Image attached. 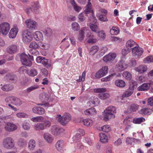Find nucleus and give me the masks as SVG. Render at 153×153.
Here are the masks:
<instances>
[{
  "label": "nucleus",
  "mask_w": 153,
  "mask_h": 153,
  "mask_svg": "<svg viewBox=\"0 0 153 153\" xmlns=\"http://www.w3.org/2000/svg\"><path fill=\"white\" fill-rule=\"evenodd\" d=\"M116 108L113 106H109L104 111L103 120L107 121L109 119L114 118L116 113Z\"/></svg>",
  "instance_id": "obj_1"
},
{
  "label": "nucleus",
  "mask_w": 153,
  "mask_h": 153,
  "mask_svg": "<svg viewBox=\"0 0 153 153\" xmlns=\"http://www.w3.org/2000/svg\"><path fill=\"white\" fill-rule=\"evenodd\" d=\"M137 83L136 81L131 80L129 82V87L124 94V96L128 97L130 96L134 92V88H137Z\"/></svg>",
  "instance_id": "obj_2"
},
{
  "label": "nucleus",
  "mask_w": 153,
  "mask_h": 153,
  "mask_svg": "<svg viewBox=\"0 0 153 153\" xmlns=\"http://www.w3.org/2000/svg\"><path fill=\"white\" fill-rule=\"evenodd\" d=\"M106 90L105 88H94V92L96 93H100L98 94L99 97L101 100H105L110 97V94L107 93H103L106 92Z\"/></svg>",
  "instance_id": "obj_3"
},
{
  "label": "nucleus",
  "mask_w": 153,
  "mask_h": 153,
  "mask_svg": "<svg viewBox=\"0 0 153 153\" xmlns=\"http://www.w3.org/2000/svg\"><path fill=\"white\" fill-rule=\"evenodd\" d=\"M57 116L59 121L64 126L66 125L71 119V115L68 113L64 114L63 117H62L60 114L57 115Z\"/></svg>",
  "instance_id": "obj_4"
},
{
  "label": "nucleus",
  "mask_w": 153,
  "mask_h": 153,
  "mask_svg": "<svg viewBox=\"0 0 153 153\" xmlns=\"http://www.w3.org/2000/svg\"><path fill=\"white\" fill-rule=\"evenodd\" d=\"M22 40L25 43L29 42L33 39L32 33L28 30H24L22 32Z\"/></svg>",
  "instance_id": "obj_5"
},
{
  "label": "nucleus",
  "mask_w": 153,
  "mask_h": 153,
  "mask_svg": "<svg viewBox=\"0 0 153 153\" xmlns=\"http://www.w3.org/2000/svg\"><path fill=\"white\" fill-rule=\"evenodd\" d=\"M3 144L4 147L7 149H10L14 147V141L11 137H7L4 140Z\"/></svg>",
  "instance_id": "obj_6"
},
{
  "label": "nucleus",
  "mask_w": 153,
  "mask_h": 153,
  "mask_svg": "<svg viewBox=\"0 0 153 153\" xmlns=\"http://www.w3.org/2000/svg\"><path fill=\"white\" fill-rule=\"evenodd\" d=\"M20 61L23 65L27 66H30L32 64V62L29 60L28 56L25 53H21L20 55Z\"/></svg>",
  "instance_id": "obj_7"
},
{
  "label": "nucleus",
  "mask_w": 153,
  "mask_h": 153,
  "mask_svg": "<svg viewBox=\"0 0 153 153\" xmlns=\"http://www.w3.org/2000/svg\"><path fill=\"white\" fill-rule=\"evenodd\" d=\"M10 28L9 24L4 22L0 24V32L3 35H6L9 32Z\"/></svg>",
  "instance_id": "obj_8"
},
{
  "label": "nucleus",
  "mask_w": 153,
  "mask_h": 153,
  "mask_svg": "<svg viewBox=\"0 0 153 153\" xmlns=\"http://www.w3.org/2000/svg\"><path fill=\"white\" fill-rule=\"evenodd\" d=\"M25 23L27 27L29 29L32 30L36 29L37 24L35 21L29 19L25 21Z\"/></svg>",
  "instance_id": "obj_9"
},
{
  "label": "nucleus",
  "mask_w": 153,
  "mask_h": 153,
  "mask_svg": "<svg viewBox=\"0 0 153 153\" xmlns=\"http://www.w3.org/2000/svg\"><path fill=\"white\" fill-rule=\"evenodd\" d=\"M116 57V55L115 53H109L103 57V60L104 62H107L113 61Z\"/></svg>",
  "instance_id": "obj_10"
},
{
  "label": "nucleus",
  "mask_w": 153,
  "mask_h": 153,
  "mask_svg": "<svg viewBox=\"0 0 153 153\" xmlns=\"http://www.w3.org/2000/svg\"><path fill=\"white\" fill-rule=\"evenodd\" d=\"M32 111L34 113L39 115H43L45 112V109L40 106H35L33 108Z\"/></svg>",
  "instance_id": "obj_11"
},
{
  "label": "nucleus",
  "mask_w": 153,
  "mask_h": 153,
  "mask_svg": "<svg viewBox=\"0 0 153 153\" xmlns=\"http://www.w3.org/2000/svg\"><path fill=\"white\" fill-rule=\"evenodd\" d=\"M143 52V49L139 47H134L132 50V55L135 56L141 55Z\"/></svg>",
  "instance_id": "obj_12"
},
{
  "label": "nucleus",
  "mask_w": 153,
  "mask_h": 153,
  "mask_svg": "<svg viewBox=\"0 0 153 153\" xmlns=\"http://www.w3.org/2000/svg\"><path fill=\"white\" fill-rule=\"evenodd\" d=\"M150 84L149 83H144L137 88L139 91H148L150 87Z\"/></svg>",
  "instance_id": "obj_13"
},
{
  "label": "nucleus",
  "mask_w": 153,
  "mask_h": 153,
  "mask_svg": "<svg viewBox=\"0 0 153 153\" xmlns=\"http://www.w3.org/2000/svg\"><path fill=\"white\" fill-rule=\"evenodd\" d=\"M51 132L52 134H59L65 130L63 128H59L56 125L52 126L51 128Z\"/></svg>",
  "instance_id": "obj_14"
},
{
  "label": "nucleus",
  "mask_w": 153,
  "mask_h": 153,
  "mask_svg": "<svg viewBox=\"0 0 153 153\" xmlns=\"http://www.w3.org/2000/svg\"><path fill=\"white\" fill-rule=\"evenodd\" d=\"M92 4L91 2H88L87 4L86 5L84 11L85 14L87 15L90 13L91 14L94 13L93 10L92 8Z\"/></svg>",
  "instance_id": "obj_15"
},
{
  "label": "nucleus",
  "mask_w": 153,
  "mask_h": 153,
  "mask_svg": "<svg viewBox=\"0 0 153 153\" xmlns=\"http://www.w3.org/2000/svg\"><path fill=\"white\" fill-rule=\"evenodd\" d=\"M5 129L7 131L10 132L14 131L16 129V126L10 123H7L4 127Z\"/></svg>",
  "instance_id": "obj_16"
},
{
  "label": "nucleus",
  "mask_w": 153,
  "mask_h": 153,
  "mask_svg": "<svg viewBox=\"0 0 153 153\" xmlns=\"http://www.w3.org/2000/svg\"><path fill=\"white\" fill-rule=\"evenodd\" d=\"M128 67V65L126 64L124 61L121 60L119 62L118 64V70L119 71L121 72L126 69Z\"/></svg>",
  "instance_id": "obj_17"
},
{
  "label": "nucleus",
  "mask_w": 153,
  "mask_h": 153,
  "mask_svg": "<svg viewBox=\"0 0 153 153\" xmlns=\"http://www.w3.org/2000/svg\"><path fill=\"white\" fill-rule=\"evenodd\" d=\"M7 51L9 53L13 54L17 52V47L15 45H11L7 48Z\"/></svg>",
  "instance_id": "obj_18"
},
{
  "label": "nucleus",
  "mask_w": 153,
  "mask_h": 153,
  "mask_svg": "<svg viewBox=\"0 0 153 153\" xmlns=\"http://www.w3.org/2000/svg\"><path fill=\"white\" fill-rule=\"evenodd\" d=\"M126 48H129L130 50L131 49L133 50V48L134 47L137 46L135 42L131 39L130 40L127 42L126 44Z\"/></svg>",
  "instance_id": "obj_19"
},
{
  "label": "nucleus",
  "mask_w": 153,
  "mask_h": 153,
  "mask_svg": "<svg viewBox=\"0 0 153 153\" xmlns=\"http://www.w3.org/2000/svg\"><path fill=\"white\" fill-rule=\"evenodd\" d=\"M18 32V30L16 28H12L9 34V37L10 38L13 39L16 37Z\"/></svg>",
  "instance_id": "obj_20"
},
{
  "label": "nucleus",
  "mask_w": 153,
  "mask_h": 153,
  "mask_svg": "<svg viewBox=\"0 0 153 153\" xmlns=\"http://www.w3.org/2000/svg\"><path fill=\"white\" fill-rule=\"evenodd\" d=\"M114 83L117 86L120 88H124L126 85L125 82L123 80L121 79H118L116 80Z\"/></svg>",
  "instance_id": "obj_21"
},
{
  "label": "nucleus",
  "mask_w": 153,
  "mask_h": 153,
  "mask_svg": "<svg viewBox=\"0 0 153 153\" xmlns=\"http://www.w3.org/2000/svg\"><path fill=\"white\" fill-rule=\"evenodd\" d=\"M33 37L36 41H39L42 39L43 36L42 33L40 31H37L34 33Z\"/></svg>",
  "instance_id": "obj_22"
},
{
  "label": "nucleus",
  "mask_w": 153,
  "mask_h": 153,
  "mask_svg": "<svg viewBox=\"0 0 153 153\" xmlns=\"http://www.w3.org/2000/svg\"><path fill=\"white\" fill-rule=\"evenodd\" d=\"M100 141L102 143H106L108 142V136L103 133H100Z\"/></svg>",
  "instance_id": "obj_23"
},
{
  "label": "nucleus",
  "mask_w": 153,
  "mask_h": 153,
  "mask_svg": "<svg viewBox=\"0 0 153 153\" xmlns=\"http://www.w3.org/2000/svg\"><path fill=\"white\" fill-rule=\"evenodd\" d=\"M14 88L13 85L10 84L4 85L1 88V89L4 91H8L12 90Z\"/></svg>",
  "instance_id": "obj_24"
},
{
  "label": "nucleus",
  "mask_w": 153,
  "mask_h": 153,
  "mask_svg": "<svg viewBox=\"0 0 153 153\" xmlns=\"http://www.w3.org/2000/svg\"><path fill=\"white\" fill-rule=\"evenodd\" d=\"M7 79L12 81L13 82H16L17 81L16 76L13 74H8L6 75Z\"/></svg>",
  "instance_id": "obj_25"
},
{
  "label": "nucleus",
  "mask_w": 153,
  "mask_h": 153,
  "mask_svg": "<svg viewBox=\"0 0 153 153\" xmlns=\"http://www.w3.org/2000/svg\"><path fill=\"white\" fill-rule=\"evenodd\" d=\"M139 140L136 139L134 138L128 137L126 139V142L127 144L132 145L136 142H138Z\"/></svg>",
  "instance_id": "obj_26"
},
{
  "label": "nucleus",
  "mask_w": 153,
  "mask_h": 153,
  "mask_svg": "<svg viewBox=\"0 0 153 153\" xmlns=\"http://www.w3.org/2000/svg\"><path fill=\"white\" fill-rule=\"evenodd\" d=\"M147 69V66L145 65H141L138 67L136 68V70L140 74L146 72Z\"/></svg>",
  "instance_id": "obj_27"
},
{
  "label": "nucleus",
  "mask_w": 153,
  "mask_h": 153,
  "mask_svg": "<svg viewBox=\"0 0 153 153\" xmlns=\"http://www.w3.org/2000/svg\"><path fill=\"white\" fill-rule=\"evenodd\" d=\"M39 98L43 102H45L48 99V95L45 92H43L40 94Z\"/></svg>",
  "instance_id": "obj_28"
},
{
  "label": "nucleus",
  "mask_w": 153,
  "mask_h": 153,
  "mask_svg": "<svg viewBox=\"0 0 153 153\" xmlns=\"http://www.w3.org/2000/svg\"><path fill=\"white\" fill-rule=\"evenodd\" d=\"M64 142L62 140H58L56 144V149L58 151H60L62 150L64 146Z\"/></svg>",
  "instance_id": "obj_29"
},
{
  "label": "nucleus",
  "mask_w": 153,
  "mask_h": 153,
  "mask_svg": "<svg viewBox=\"0 0 153 153\" xmlns=\"http://www.w3.org/2000/svg\"><path fill=\"white\" fill-rule=\"evenodd\" d=\"M138 106L137 105L133 104L129 106L128 109L127 111L129 113H131L136 111L138 108Z\"/></svg>",
  "instance_id": "obj_30"
},
{
  "label": "nucleus",
  "mask_w": 153,
  "mask_h": 153,
  "mask_svg": "<svg viewBox=\"0 0 153 153\" xmlns=\"http://www.w3.org/2000/svg\"><path fill=\"white\" fill-rule=\"evenodd\" d=\"M43 137L46 141L48 143H51L53 140L52 135L48 133H44Z\"/></svg>",
  "instance_id": "obj_31"
},
{
  "label": "nucleus",
  "mask_w": 153,
  "mask_h": 153,
  "mask_svg": "<svg viewBox=\"0 0 153 153\" xmlns=\"http://www.w3.org/2000/svg\"><path fill=\"white\" fill-rule=\"evenodd\" d=\"M26 72L28 75L32 77H34L38 74L37 71L34 68L30 70H27Z\"/></svg>",
  "instance_id": "obj_32"
},
{
  "label": "nucleus",
  "mask_w": 153,
  "mask_h": 153,
  "mask_svg": "<svg viewBox=\"0 0 153 153\" xmlns=\"http://www.w3.org/2000/svg\"><path fill=\"white\" fill-rule=\"evenodd\" d=\"M32 7L31 8L33 10V12L36 13L39 8V3L38 1L34 2L32 4Z\"/></svg>",
  "instance_id": "obj_33"
},
{
  "label": "nucleus",
  "mask_w": 153,
  "mask_h": 153,
  "mask_svg": "<svg viewBox=\"0 0 153 153\" xmlns=\"http://www.w3.org/2000/svg\"><path fill=\"white\" fill-rule=\"evenodd\" d=\"M89 27L91 30L96 33L98 32L99 30L98 26L94 24L90 23L89 25Z\"/></svg>",
  "instance_id": "obj_34"
},
{
  "label": "nucleus",
  "mask_w": 153,
  "mask_h": 153,
  "mask_svg": "<svg viewBox=\"0 0 153 153\" xmlns=\"http://www.w3.org/2000/svg\"><path fill=\"white\" fill-rule=\"evenodd\" d=\"M83 124L87 126H91L93 123V121L90 119H83L82 121Z\"/></svg>",
  "instance_id": "obj_35"
},
{
  "label": "nucleus",
  "mask_w": 153,
  "mask_h": 153,
  "mask_svg": "<svg viewBox=\"0 0 153 153\" xmlns=\"http://www.w3.org/2000/svg\"><path fill=\"white\" fill-rule=\"evenodd\" d=\"M34 129L36 131L43 130L45 129L44 124L43 123H37L34 125Z\"/></svg>",
  "instance_id": "obj_36"
},
{
  "label": "nucleus",
  "mask_w": 153,
  "mask_h": 153,
  "mask_svg": "<svg viewBox=\"0 0 153 153\" xmlns=\"http://www.w3.org/2000/svg\"><path fill=\"white\" fill-rule=\"evenodd\" d=\"M145 121V119L143 117H140L133 118L132 122L135 124H140Z\"/></svg>",
  "instance_id": "obj_37"
},
{
  "label": "nucleus",
  "mask_w": 153,
  "mask_h": 153,
  "mask_svg": "<svg viewBox=\"0 0 153 153\" xmlns=\"http://www.w3.org/2000/svg\"><path fill=\"white\" fill-rule=\"evenodd\" d=\"M51 61L49 59H45V58L42 62V64L44 66L47 68H49L51 66Z\"/></svg>",
  "instance_id": "obj_38"
},
{
  "label": "nucleus",
  "mask_w": 153,
  "mask_h": 153,
  "mask_svg": "<svg viewBox=\"0 0 153 153\" xmlns=\"http://www.w3.org/2000/svg\"><path fill=\"white\" fill-rule=\"evenodd\" d=\"M116 75V74L115 73L112 74L106 77L102 78L101 79V81L102 82L109 81L112 79L113 77Z\"/></svg>",
  "instance_id": "obj_39"
},
{
  "label": "nucleus",
  "mask_w": 153,
  "mask_h": 153,
  "mask_svg": "<svg viewBox=\"0 0 153 153\" xmlns=\"http://www.w3.org/2000/svg\"><path fill=\"white\" fill-rule=\"evenodd\" d=\"M99 71H101L100 74L102 77L105 76L107 73L108 71V68L107 66H104L102 67Z\"/></svg>",
  "instance_id": "obj_40"
},
{
  "label": "nucleus",
  "mask_w": 153,
  "mask_h": 153,
  "mask_svg": "<svg viewBox=\"0 0 153 153\" xmlns=\"http://www.w3.org/2000/svg\"><path fill=\"white\" fill-rule=\"evenodd\" d=\"M36 146L35 141L33 140L30 141L28 143V147L30 150H33L34 149Z\"/></svg>",
  "instance_id": "obj_41"
},
{
  "label": "nucleus",
  "mask_w": 153,
  "mask_h": 153,
  "mask_svg": "<svg viewBox=\"0 0 153 153\" xmlns=\"http://www.w3.org/2000/svg\"><path fill=\"white\" fill-rule=\"evenodd\" d=\"M123 77L127 80H130L132 78L131 74L128 71H124L123 74Z\"/></svg>",
  "instance_id": "obj_42"
},
{
  "label": "nucleus",
  "mask_w": 153,
  "mask_h": 153,
  "mask_svg": "<svg viewBox=\"0 0 153 153\" xmlns=\"http://www.w3.org/2000/svg\"><path fill=\"white\" fill-rule=\"evenodd\" d=\"M98 33L99 37L101 39L104 40L105 39L106 36L104 30H99L98 32L97 33Z\"/></svg>",
  "instance_id": "obj_43"
},
{
  "label": "nucleus",
  "mask_w": 153,
  "mask_h": 153,
  "mask_svg": "<svg viewBox=\"0 0 153 153\" xmlns=\"http://www.w3.org/2000/svg\"><path fill=\"white\" fill-rule=\"evenodd\" d=\"M119 32L118 28L116 27H113L110 30V33L112 35H117Z\"/></svg>",
  "instance_id": "obj_44"
},
{
  "label": "nucleus",
  "mask_w": 153,
  "mask_h": 153,
  "mask_svg": "<svg viewBox=\"0 0 153 153\" xmlns=\"http://www.w3.org/2000/svg\"><path fill=\"white\" fill-rule=\"evenodd\" d=\"M39 47V44L35 41L31 42L29 45V48L31 49H37Z\"/></svg>",
  "instance_id": "obj_45"
},
{
  "label": "nucleus",
  "mask_w": 153,
  "mask_h": 153,
  "mask_svg": "<svg viewBox=\"0 0 153 153\" xmlns=\"http://www.w3.org/2000/svg\"><path fill=\"white\" fill-rule=\"evenodd\" d=\"M81 134H76L72 138L74 142L77 143L81 139Z\"/></svg>",
  "instance_id": "obj_46"
},
{
  "label": "nucleus",
  "mask_w": 153,
  "mask_h": 153,
  "mask_svg": "<svg viewBox=\"0 0 153 153\" xmlns=\"http://www.w3.org/2000/svg\"><path fill=\"white\" fill-rule=\"evenodd\" d=\"M43 32L45 35L48 37H50L52 33V30L49 28H45Z\"/></svg>",
  "instance_id": "obj_47"
},
{
  "label": "nucleus",
  "mask_w": 153,
  "mask_h": 153,
  "mask_svg": "<svg viewBox=\"0 0 153 153\" xmlns=\"http://www.w3.org/2000/svg\"><path fill=\"white\" fill-rule=\"evenodd\" d=\"M143 62L145 63L153 62V56H147L144 59Z\"/></svg>",
  "instance_id": "obj_48"
},
{
  "label": "nucleus",
  "mask_w": 153,
  "mask_h": 153,
  "mask_svg": "<svg viewBox=\"0 0 153 153\" xmlns=\"http://www.w3.org/2000/svg\"><path fill=\"white\" fill-rule=\"evenodd\" d=\"M72 29L75 31H78L79 29V24L76 22L73 23L71 25Z\"/></svg>",
  "instance_id": "obj_49"
},
{
  "label": "nucleus",
  "mask_w": 153,
  "mask_h": 153,
  "mask_svg": "<svg viewBox=\"0 0 153 153\" xmlns=\"http://www.w3.org/2000/svg\"><path fill=\"white\" fill-rule=\"evenodd\" d=\"M102 130L105 132H108L110 131L111 130V128L108 125H106L103 126L102 127Z\"/></svg>",
  "instance_id": "obj_50"
},
{
  "label": "nucleus",
  "mask_w": 153,
  "mask_h": 153,
  "mask_svg": "<svg viewBox=\"0 0 153 153\" xmlns=\"http://www.w3.org/2000/svg\"><path fill=\"white\" fill-rule=\"evenodd\" d=\"M13 104L16 106L20 105L22 104V102L19 98L14 97Z\"/></svg>",
  "instance_id": "obj_51"
},
{
  "label": "nucleus",
  "mask_w": 153,
  "mask_h": 153,
  "mask_svg": "<svg viewBox=\"0 0 153 153\" xmlns=\"http://www.w3.org/2000/svg\"><path fill=\"white\" fill-rule=\"evenodd\" d=\"M139 112L140 114L145 115L150 114V112L149 111V109L148 108L142 109L139 111Z\"/></svg>",
  "instance_id": "obj_52"
},
{
  "label": "nucleus",
  "mask_w": 153,
  "mask_h": 153,
  "mask_svg": "<svg viewBox=\"0 0 153 153\" xmlns=\"http://www.w3.org/2000/svg\"><path fill=\"white\" fill-rule=\"evenodd\" d=\"M26 143V141L22 138H20L19 139L18 144V145L21 147H24Z\"/></svg>",
  "instance_id": "obj_53"
},
{
  "label": "nucleus",
  "mask_w": 153,
  "mask_h": 153,
  "mask_svg": "<svg viewBox=\"0 0 153 153\" xmlns=\"http://www.w3.org/2000/svg\"><path fill=\"white\" fill-rule=\"evenodd\" d=\"M39 87V86L37 85L36 86H31L29 87L25 90V91L27 93H29L31 91L38 88Z\"/></svg>",
  "instance_id": "obj_54"
},
{
  "label": "nucleus",
  "mask_w": 153,
  "mask_h": 153,
  "mask_svg": "<svg viewBox=\"0 0 153 153\" xmlns=\"http://www.w3.org/2000/svg\"><path fill=\"white\" fill-rule=\"evenodd\" d=\"M99 47L96 45H94L90 48V52H92L93 54H95L98 50Z\"/></svg>",
  "instance_id": "obj_55"
},
{
  "label": "nucleus",
  "mask_w": 153,
  "mask_h": 153,
  "mask_svg": "<svg viewBox=\"0 0 153 153\" xmlns=\"http://www.w3.org/2000/svg\"><path fill=\"white\" fill-rule=\"evenodd\" d=\"M84 37V32L83 30H80L79 31V36L78 37V40L81 41L82 40Z\"/></svg>",
  "instance_id": "obj_56"
},
{
  "label": "nucleus",
  "mask_w": 153,
  "mask_h": 153,
  "mask_svg": "<svg viewBox=\"0 0 153 153\" xmlns=\"http://www.w3.org/2000/svg\"><path fill=\"white\" fill-rule=\"evenodd\" d=\"M14 97H9L6 98L5 99V101L7 103H9V104L11 103L13 104V103L14 100Z\"/></svg>",
  "instance_id": "obj_57"
},
{
  "label": "nucleus",
  "mask_w": 153,
  "mask_h": 153,
  "mask_svg": "<svg viewBox=\"0 0 153 153\" xmlns=\"http://www.w3.org/2000/svg\"><path fill=\"white\" fill-rule=\"evenodd\" d=\"M90 20L92 22L93 24H96L97 22V20L94 16V13L91 14V16L89 18Z\"/></svg>",
  "instance_id": "obj_58"
},
{
  "label": "nucleus",
  "mask_w": 153,
  "mask_h": 153,
  "mask_svg": "<svg viewBox=\"0 0 153 153\" xmlns=\"http://www.w3.org/2000/svg\"><path fill=\"white\" fill-rule=\"evenodd\" d=\"M43 124L45 126V129L48 128L51 125V122L48 120H45L44 121Z\"/></svg>",
  "instance_id": "obj_59"
},
{
  "label": "nucleus",
  "mask_w": 153,
  "mask_h": 153,
  "mask_svg": "<svg viewBox=\"0 0 153 153\" xmlns=\"http://www.w3.org/2000/svg\"><path fill=\"white\" fill-rule=\"evenodd\" d=\"M99 19L101 21L106 22L108 21L105 15H100L99 16Z\"/></svg>",
  "instance_id": "obj_60"
},
{
  "label": "nucleus",
  "mask_w": 153,
  "mask_h": 153,
  "mask_svg": "<svg viewBox=\"0 0 153 153\" xmlns=\"http://www.w3.org/2000/svg\"><path fill=\"white\" fill-rule=\"evenodd\" d=\"M16 115L18 117L21 118H26L27 116V115L26 114L22 112L17 113L16 114Z\"/></svg>",
  "instance_id": "obj_61"
},
{
  "label": "nucleus",
  "mask_w": 153,
  "mask_h": 153,
  "mask_svg": "<svg viewBox=\"0 0 153 153\" xmlns=\"http://www.w3.org/2000/svg\"><path fill=\"white\" fill-rule=\"evenodd\" d=\"M22 126V127L25 130H28L30 128V124L27 122L24 123Z\"/></svg>",
  "instance_id": "obj_62"
},
{
  "label": "nucleus",
  "mask_w": 153,
  "mask_h": 153,
  "mask_svg": "<svg viewBox=\"0 0 153 153\" xmlns=\"http://www.w3.org/2000/svg\"><path fill=\"white\" fill-rule=\"evenodd\" d=\"M29 52L35 56L39 54V52L36 49H30L29 50Z\"/></svg>",
  "instance_id": "obj_63"
},
{
  "label": "nucleus",
  "mask_w": 153,
  "mask_h": 153,
  "mask_svg": "<svg viewBox=\"0 0 153 153\" xmlns=\"http://www.w3.org/2000/svg\"><path fill=\"white\" fill-rule=\"evenodd\" d=\"M78 19L80 22H83L85 19V17L83 13H80L78 16Z\"/></svg>",
  "instance_id": "obj_64"
}]
</instances>
